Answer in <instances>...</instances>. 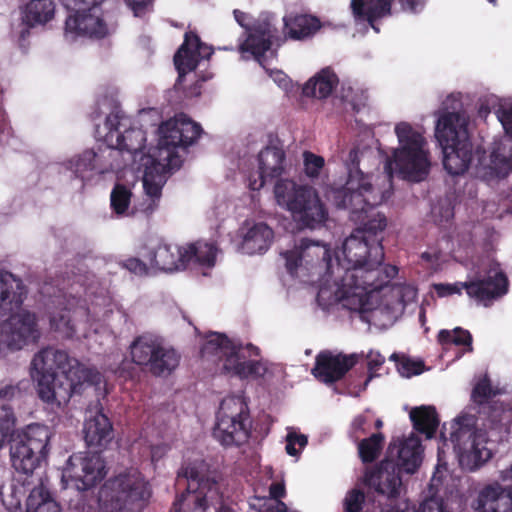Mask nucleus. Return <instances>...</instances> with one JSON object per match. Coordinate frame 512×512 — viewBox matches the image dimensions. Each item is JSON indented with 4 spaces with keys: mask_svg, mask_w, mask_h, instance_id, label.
Here are the masks:
<instances>
[{
    "mask_svg": "<svg viewBox=\"0 0 512 512\" xmlns=\"http://www.w3.org/2000/svg\"><path fill=\"white\" fill-rule=\"evenodd\" d=\"M234 18L236 22L243 28H248V25L246 23L247 20V14L241 10L235 9L233 11Z\"/></svg>",
    "mask_w": 512,
    "mask_h": 512,
    "instance_id": "0e129e2a",
    "label": "nucleus"
},
{
    "mask_svg": "<svg viewBox=\"0 0 512 512\" xmlns=\"http://www.w3.org/2000/svg\"><path fill=\"white\" fill-rule=\"evenodd\" d=\"M269 495L272 499L281 501L286 495V488L284 482H273L269 487Z\"/></svg>",
    "mask_w": 512,
    "mask_h": 512,
    "instance_id": "bf43d9fd",
    "label": "nucleus"
},
{
    "mask_svg": "<svg viewBox=\"0 0 512 512\" xmlns=\"http://www.w3.org/2000/svg\"><path fill=\"white\" fill-rule=\"evenodd\" d=\"M143 187L147 198L141 203L140 210L148 217L159 207L160 198L162 196V185L151 181L146 174L143 179Z\"/></svg>",
    "mask_w": 512,
    "mask_h": 512,
    "instance_id": "c03bdc74",
    "label": "nucleus"
},
{
    "mask_svg": "<svg viewBox=\"0 0 512 512\" xmlns=\"http://www.w3.org/2000/svg\"><path fill=\"white\" fill-rule=\"evenodd\" d=\"M162 133L158 143V155L163 156V160L166 163L164 167L174 168L177 166L176 162L179 161L178 156L175 154L174 149L183 146L182 136L180 133V122L179 118L170 120L163 123L160 127Z\"/></svg>",
    "mask_w": 512,
    "mask_h": 512,
    "instance_id": "7c9ffc66",
    "label": "nucleus"
},
{
    "mask_svg": "<svg viewBox=\"0 0 512 512\" xmlns=\"http://www.w3.org/2000/svg\"><path fill=\"white\" fill-rule=\"evenodd\" d=\"M186 264L195 261L201 265L213 266L216 247L213 243L197 241L184 248Z\"/></svg>",
    "mask_w": 512,
    "mask_h": 512,
    "instance_id": "58836bf2",
    "label": "nucleus"
},
{
    "mask_svg": "<svg viewBox=\"0 0 512 512\" xmlns=\"http://www.w3.org/2000/svg\"><path fill=\"white\" fill-rule=\"evenodd\" d=\"M123 267L137 275H146L148 268L145 262L139 258H128L123 262Z\"/></svg>",
    "mask_w": 512,
    "mask_h": 512,
    "instance_id": "4d7b16f0",
    "label": "nucleus"
},
{
    "mask_svg": "<svg viewBox=\"0 0 512 512\" xmlns=\"http://www.w3.org/2000/svg\"><path fill=\"white\" fill-rule=\"evenodd\" d=\"M338 83L339 79L335 72L327 67L305 83L302 94L306 97L325 99L332 94Z\"/></svg>",
    "mask_w": 512,
    "mask_h": 512,
    "instance_id": "f704fd0d",
    "label": "nucleus"
},
{
    "mask_svg": "<svg viewBox=\"0 0 512 512\" xmlns=\"http://www.w3.org/2000/svg\"><path fill=\"white\" fill-rule=\"evenodd\" d=\"M432 216L438 225L449 223L454 218V207L450 202H440L432 208Z\"/></svg>",
    "mask_w": 512,
    "mask_h": 512,
    "instance_id": "864d4df0",
    "label": "nucleus"
},
{
    "mask_svg": "<svg viewBox=\"0 0 512 512\" xmlns=\"http://www.w3.org/2000/svg\"><path fill=\"white\" fill-rule=\"evenodd\" d=\"M65 21L66 34L103 38L107 34V26L103 19L92 11H73Z\"/></svg>",
    "mask_w": 512,
    "mask_h": 512,
    "instance_id": "cd10ccee",
    "label": "nucleus"
},
{
    "mask_svg": "<svg viewBox=\"0 0 512 512\" xmlns=\"http://www.w3.org/2000/svg\"><path fill=\"white\" fill-rule=\"evenodd\" d=\"M303 160L306 175L310 178L318 177L325 164L324 158L310 151H305Z\"/></svg>",
    "mask_w": 512,
    "mask_h": 512,
    "instance_id": "8fccbe9b",
    "label": "nucleus"
},
{
    "mask_svg": "<svg viewBox=\"0 0 512 512\" xmlns=\"http://www.w3.org/2000/svg\"><path fill=\"white\" fill-rule=\"evenodd\" d=\"M274 195L278 205L291 212L293 219L302 227L315 228L328 217L324 204L311 186L279 179L274 186Z\"/></svg>",
    "mask_w": 512,
    "mask_h": 512,
    "instance_id": "423d86ee",
    "label": "nucleus"
},
{
    "mask_svg": "<svg viewBox=\"0 0 512 512\" xmlns=\"http://www.w3.org/2000/svg\"><path fill=\"white\" fill-rule=\"evenodd\" d=\"M178 477L187 480V488L173 502V512H208L211 506L220 503V485L214 476L187 464L180 468Z\"/></svg>",
    "mask_w": 512,
    "mask_h": 512,
    "instance_id": "9d476101",
    "label": "nucleus"
},
{
    "mask_svg": "<svg viewBox=\"0 0 512 512\" xmlns=\"http://www.w3.org/2000/svg\"><path fill=\"white\" fill-rule=\"evenodd\" d=\"M96 161V152L92 149H87L69 161V168L76 178H79L84 182L91 179L93 176V172L97 167Z\"/></svg>",
    "mask_w": 512,
    "mask_h": 512,
    "instance_id": "ea45409f",
    "label": "nucleus"
},
{
    "mask_svg": "<svg viewBox=\"0 0 512 512\" xmlns=\"http://www.w3.org/2000/svg\"><path fill=\"white\" fill-rule=\"evenodd\" d=\"M359 151L351 149L346 162L348 177L344 185L331 186L327 199L338 209L349 210V219L358 225L354 231L368 239H379L382 244L387 218L375 210L390 197V191H381L370 182L369 174L359 168Z\"/></svg>",
    "mask_w": 512,
    "mask_h": 512,
    "instance_id": "f257e3e1",
    "label": "nucleus"
},
{
    "mask_svg": "<svg viewBox=\"0 0 512 512\" xmlns=\"http://www.w3.org/2000/svg\"><path fill=\"white\" fill-rule=\"evenodd\" d=\"M500 477L503 481H512V464L507 469L501 471Z\"/></svg>",
    "mask_w": 512,
    "mask_h": 512,
    "instance_id": "774afa93",
    "label": "nucleus"
},
{
    "mask_svg": "<svg viewBox=\"0 0 512 512\" xmlns=\"http://www.w3.org/2000/svg\"><path fill=\"white\" fill-rule=\"evenodd\" d=\"M180 122V133L183 134V146L182 148H187L188 146L194 144L197 139L200 137L202 133V127L200 124L192 121L191 119L186 118L185 116L179 117Z\"/></svg>",
    "mask_w": 512,
    "mask_h": 512,
    "instance_id": "09e8293b",
    "label": "nucleus"
},
{
    "mask_svg": "<svg viewBox=\"0 0 512 512\" xmlns=\"http://www.w3.org/2000/svg\"><path fill=\"white\" fill-rule=\"evenodd\" d=\"M365 498L364 492L360 489L348 491L344 499L345 512H361Z\"/></svg>",
    "mask_w": 512,
    "mask_h": 512,
    "instance_id": "3c124183",
    "label": "nucleus"
},
{
    "mask_svg": "<svg viewBox=\"0 0 512 512\" xmlns=\"http://www.w3.org/2000/svg\"><path fill=\"white\" fill-rule=\"evenodd\" d=\"M50 429L46 425L34 423L18 432L10 440L12 467L24 475H31L46 459L49 452Z\"/></svg>",
    "mask_w": 512,
    "mask_h": 512,
    "instance_id": "9b49d317",
    "label": "nucleus"
},
{
    "mask_svg": "<svg viewBox=\"0 0 512 512\" xmlns=\"http://www.w3.org/2000/svg\"><path fill=\"white\" fill-rule=\"evenodd\" d=\"M435 137L442 148L443 166L453 176L464 174L474 156L479 163L485 157V151L473 149L469 137L468 121L459 112L443 113L436 124Z\"/></svg>",
    "mask_w": 512,
    "mask_h": 512,
    "instance_id": "39448f33",
    "label": "nucleus"
},
{
    "mask_svg": "<svg viewBox=\"0 0 512 512\" xmlns=\"http://www.w3.org/2000/svg\"><path fill=\"white\" fill-rule=\"evenodd\" d=\"M384 248L379 239H368L353 231L345 239L342 249L336 255L335 277L345 274L346 269H354L362 264H381L384 261Z\"/></svg>",
    "mask_w": 512,
    "mask_h": 512,
    "instance_id": "dca6fc26",
    "label": "nucleus"
},
{
    "mask_svg": "<svg viewBox=\"0 0 512 512\" xmlns=\"http://www.w3.org/2000/svg\"><path fill=\"white\" fill-rule=\"evenodd\" d=\"M295 446H296V444L293 442V440L290 438V436L287 435L285 450L288 455L297 456L299 454V450L296 449Z\"/></svg>",
    "mask_w": 512,
    "mask_h": 512,
    "instance_id": "69168bd1",
    "label": "nucleus"
},
{
    "mask_svg": "<svg viewBox=\"0 0 512 512\" xmlns=\"http://www.w3.org/2000/svg\"><path fill=\"white\" fill-rule=\"evenodd\" d=\"M390 359L395 361L398 372L401 376L410 378L415 375L421 374L425 369V364L422 360H413L407 356H400L393 353Z\"/></svg>",
    "mask_w": 512,
    "mask_h": 512,
    "instance_id": "a18cd8bd",
    "label": "nucleus"
},
{
    "mask_svg": "<svg viewBox=\"0 0 512 512\" xmlns=\"http://www.w3.org/2000/svg\"><path fill=\"white\" fill-rule=\"evenodd\" d=\"M1 336L11 351H18L30 343H36L40 338L36 315L29 311L11 314L1 324Z\"/></svg>",
    "mask_w": 512,
    "mask_h": 512,
    "instance_id": "412c9836",
    "label": "nucleus"
},
{
    "mask_svg": "<svg viewBox=\"0 0 512 512\" xmlns=\"http://www.w3.org/2000/svg\"><path fill=\"white\" fill-rule=\"evenodd\" d=\"M248 357V352H245L237 377L240 379L263 377L267 372L266 365L260 359H248Z\"/></svg>",
    "mask_w": 512,
    "mask_h": 512,
    "instance_id": "de8ad7c7",
    "label": "nucleus"
},
{
    "mask_svg": "<svg viewBox=\"0 0 512 512\" xmlns=\"http://www.w3.org/2000/svg\"><path fill=\"white\" fill-rule=\"evenodd\" d=\"M381 269V277L384 283V286L389 283V281L394 278L398 274V268L393 265H385L380 266Z\"/></svg>",
    "mask_w": 512,
    "mask_h": 512,
    "instance_id": "052dcab7",
    "label": "nucleus"
},
{
    "mask_svg": "<svg viewBox=\"0 0 512 512\" xmlns=\"http://www.w3.org/2000/svg\"><path fill=\"white\" fill-rule=\"evenodd\" d=\"M69 11H93L104 0H61Z\"/></svg>",
    "mask_w": 512,
    "mask_h": 512,
    "instance_id": "6e6d98bb",
    "label": "nucleus"
},
{
    "mask_svg": "<svg viewBox=\"0 0 512 512\" xmlns=\"http://www.w3.org/2000/svg\"><path fill=\"white\" fill-rule=\"evenodd\" d=\"M508 285L506 274L503 271H498L493 276H487L476 281L434 284V289L439 297H447L453 294L460 295L462 289H465L469 297L484 302L505 295L508 291Z\"/></svg>",
    "mask_w": 512,
    "mask_h": 512,
    "instance_id": "a211bd4d",
    "label": "nucleus"
},
{
    "mask_svg": "<svg viewBox=\"0 0 512 512\" xmlns=\"http://www.w3.org/2000/svg\"><path fill=\"white\" fill-rule=\"evenodd\" d=\"M367 359H368V362H367V368H368V376L364 382V387L363 389L366 388V386L368 385V383L374 378L377 376L376 372L380 369V367L384 364L385 362V358L384 356H382L379 352H370L368 355H367Z\"/></svg>",
    "mask_w": 512,
    "mask_h": 512,
    "instance_id": "5fc2aeb1",
    "label": "nucleus"
},
{
    "mask_svg": "<svg viewBox=\"0 0 512 512\" xmlns=\"http://www.w3.org/2000/svg\"><path fill=\"white\" fill-rule=\"evenodd\" d=\"M476 512H512V485H488L472 504Z\"/></svg>",
    "mask_w": 512,
    "mask_h": 512,
    "instance_id": "a878e982",
    "label": "nucleus"
},
{
    "mask_svg": "<svg viewBox=\"0 0 512 512\" xmlns=\"http://www.w3.org/2000/svg\"><path fill=\"white\" fill-rule=\"evenodd\" d=\"M281 255L285 259V267L291 276H295L298 268L305 262L307 265L325 268L326 281L334 283L335 265L332 264L330 249L325 244L305 238L294 249L287 250Z\"/></svg>",
    "mask_w": 512,
    "mask_h": 512,
    "instance_id": "f3484780",
    "label": "nucleus"
},
{
    "mask_svg": "<svg viewBox=\"0 0 512 512\" xmlns=\"http://www.w3.org/2000/svg\"><path fill=\"white\" fill-rule=\"evenodd\" d=\"M134 364L158 378H167L179 367L181 353L153 332L136 336L129 347Z\"/></svg>",
    "mask_w": 512,
    "mask_h": 512,
    "instance_id": "0eeeda50",
    "label": "nucleus"
},
{
    "mask_svg": "<svg viewBox=\"0 0 512 512\" xmlns=\"http://www.w3.org/2000/svg\"><path fill=\"white\" fill-rule=\"evenodd\" d=\"M358 362L356 354H334L324 350L317 354L312 375L325 384H333L341 380Z\"/></svg>",
    "mask_w": 512,
    "mask_h": 512,
    "instance_id": "5701e85b",
    "label": "nucleus"
},
{
    "mask_svg": "<svg viewBox=\"0 0 512 512\" xmlns=\"http://www.w3.org/2000/svg\"><path fill=\"white\" fill-rule=\"evenodd\" d=\"M212 54V48L203 43L197 33L193 31L186 32L184 41L173 58L175 68L178 72L175 89L182 91L186 97L199 96L201 94L202 83L211 79L213 75L211 73L205 74L189 87L184 86L185 77L188 73L197 68L201 59H209Z\"/></svg>",
    "mask_w": 512,
    "mask_h": 512,
    "instance_id": "ddd939ff",
    "label": "nucleus"
},
{
    "mask_svg": "<svg viewBox=\"0 0 512 512\" xmlns=\"http://www.w3.org/2000/svg\"><path fill=\"white\" fill-rule=\"evenodd\" d=\"M245 352H248L249 357L260 356V349L257 346L253 344H247L245 347L235 346L225 334L220 333H213L201 349L204 357L216 356L222 362L223 373L236 377L245 358Z\"/></svg>",
    "mask_w": 512,
    "mask_h": 512,
    "instance_id": "6ab92c4d",
    "label": "nucleus"
},
{
    "mask_svg": "<svg viewBox=\"0 0 512 512\" xmlns=\"http://www.w3.org/2000/svg\"><path fill=\"white\" fill-rule=\"evenodd\" d=\"M55 4L52 0H31L24 8L22 21L26 25L20 32V41H24L30 34L29 28L44 25L53 19Z\"/></svg>",
    "mask_w": 512,
    "mask_h": 512,
    "instance_id": "473e14b6",
    "label": "nucleus"
},
{
    "mask_svg": "<svg viewBox=\"0 0 512 512\" xmlns=\"http://www.w3.org/2000/svg\"><path fill=\"white\" fill-rule=\"evenodd\" d=\"M384 439L382 433H374L359 442L358 453L363 463H372L379 457L384 445Z\"/></svg>",
    "mask_w": 512,
    "mask_h": 512,
    "instance_id": "37998d69",
    "label": "nucleus"
},
{
    "mask_svg": "<svg viewBox=\"0 0 512 512\" xmlns=\"http://www.w3.org/2000/svg\"><path fill=\"white\" fill-rule=\"evenodd\" d=\"M127 6L133 11L136 17L143 16L153 0H125Z\"/></svg>",
    "mask_w": 512,
    "mask_h": 512,
    "instance_id": "13d9d810",
    "label": "nucleus"
},
{
    "mask_svg": "<svg viewBox=\"0 0 512 512\" xmlns=\"http://www.w3.org/2000/svg\"><path fill=\"white\" fill-rule=\"evenodd\" d=\"M213 428V437L224 447H239L251 433L248 404L243 397L229 396L221 401Z\"/></svg>",
    "mask_w": 512,
    "mask_h": 512,
    "instance_id": "f8f14e48",
    "label": "nucleus"
},
{
    "mask_svg": "<svg viewBox=\"0 0 512 512\" xmlns=\"http://www.w3.org/2000/svg\"><path fill=\"white\" fill-rule=\"evenodd\" d=\"M450 441L461 467L467 470L478 469L492 457V451L487 447L488 435L485 430L458 424L451 433Z\"/></svg>",
    "mask_w": 512,
    "mask_h": 512,
    "instance_id": "2eb2a0df",
    "label": "nucleus"
},
{
    "mask_svg": "<svg viewBox=\"0 0 512 512\" xmlns=\"http://www.w3.org/2000/svg\"><path fill=\"white\" fill-rule=\"evenodd\" d=\"M377 501L379 505L387 507H383L381 509L382 512H446L443 500L438 497L425 499L418 509H416L415 506H411L408 501L397 503L398 499L393 502L385 500V503H382L380 499Z\"/></svg>",
    "mask_w": 512,
    "mask_h": 512,
    "instance_id": "e433bc0d",
    "label": "nucleus"
},
{
    "mask_svg": "<svg viewBox=\"0 0 512 512\" xmlns=\"http://www.w3.org/2000/svg\"><path fill=\"white\" fill-rule=\"evenodd\" d=\"M381 265L365 263L354 269H346L345 274L335 277V300L349 310L362 309L368 296L384 287Z\"/></svg>",
    "mask_w": 512,
    "mask_h": 512,
    "instance_id": "6e6552de",
    "label": "nucleus"
},
{
    "mask_svg": "<svg viewBox=\"0 0 512 512\" xmlns=\"http://www.w3.org/2000/svg\"><path fill=\"white\" fill-rule=\"evenodd\" d=\"M83 433L86 445L99 452H102L114 437L112 422L101 410L86 418Z\"/></svg>",
    "mask_w": 512,
    "mask_h": 512,
    "instance_id": "393cba45",
    "label": "nucleus"
},
{
    "mask_svg": "<svg viewBox=\"0 0 512 512\" xmlns=\"http://www.w3.org/2000/svg\"><path fill=\"white\" fill-rule=\"evenodd\" d=\"M151 495V486L143 474L137 469H129L108 479L98 498L79 497L70 505L69 512H100V503L108 512L132 510L134 506H145Z\"/></svg>",
    "mask_w": 512,
    "mask_h": 512,
    "instance_id": "7ed1b4c3",
    "label": "nucleus"
},
{
    "mask_svg": "<svg viewBox=\"0 0 512 512\" xmlns=\"http://www.w3.org/2000/svg\"><path fill=\"white\" fill-rule=\"evenodd\" d=\"M283 22L286 36L297 41L312 38L322 27L320 19L311 14L290 13Z\"/></svg>",
    "mask_w": 512,
    "mask_h": 512,
    "instance_id": "2f4dec72",
    "label": "nucleus"
},
{
    "mask_svg": "<svg viewBox=\"0 0 512 512\" xmlns=\"http://www.w3.org/2000/svg\"><path fill=\"white\" fill-rule=\"evenodd\" d=\"M131 196L129 188L123 184H116L110 195L111 209L118 215L124 214L130 205Z\"/></svg>",
    "mask_w": 512,
    "mask_h": 512,
    "instance_id": "49530a36",
    "label": "nucleus"
},
{
    "mask_svg": "<svg viewBox=\"0 0 512 512\" xmlns=\"http://www.w3.org/2000/svg\"><path fill=\"white\" fill-rule=\"evenodd\" d=\"M144 257L149 261L151 267L161 271L172 272L184 268L186 265L184 248L166 242H160Z\"/></svg>",
    "mask_w": 512,
    "mask_h": 512,
    "instance_id": "c85d7f7f",
    "label": "nucleus"
},
{
    "mask_svg": "<svg viewBox=\"0 0 512 512\" xmlns=\"http://www.w3.org/2000/svg\"><path fill=\"white\" fill-rule=\"evenodd\" d=\"M16 423L13 409L8 405L0 407V431L3 437L12 435Z\"/></svg>",
    "mask_w": 512,
    "mask_h": 512,
    "instance_id": "603ef678",
    "label": "nucleus"
},
{
    "mask_svg": "<svg viewBox=\"0 0 512 512\" xmlns=\"http://www.w3.org/2000/svg\"><path fill=\"white\" fill-rule=\"evenodd\" d=\"M26 293L21 279L8 271L0 272V316L19 308Z\"/></svg>",
    "mask_w": 512,
    "mask_h": 512,
    "instance_id": "c756f323",
    "label": "nucleus"
},
{
    "mask_svg": "<svg viewBox=\"0 0 512 512\" xmlns=\"http://www.w3.org/2000/svg\"><path fill=\"white\" fill-rule=\"evenodd\" d=\"M286 154L281 147L266 146L258 154L259 170L250 174L248 187L250 190H260L267 179H275L285 172Z\"/></svg>",
    "mask_w": 512,
    "mask_h": 512,
    "instance_id": "b1692460",
    "label": "nucleus"
},
{
    "mask_svg": "<svg viewBox=\"0 0 512 512\" xmlns=\"http://www.w3.org/2000/svg\"><path fill=\"white\" fill-rule=\"evenodd\" d=\"M276 29L267 21L258 22L249 28L246 39L239 45L241 53H250L261 65L262 59L272 46Z\"/></svg>",
    "mask_w": 512,
    "mask_h": 512,
    "instance_id": "bb28decb",
    "label": "nucleus"
},
{
    "mask_svg": "<svg viewBox=\"0 0 512 512\" xmlns=\"http://www.w3.org/2000/svg\"><path fill=\"white\" fill-rule=\"evenodd\" d=\"M106 473L101 452L93 451L85 456L71 455L63 472V478H68L74 482L79 491H86L100 483L105 478Z\"/></svg>",
    "mask_w": 512,
    "mask_h": 512,
    "instance_id": "aec40b11",
    "label": "nucleus"
},
{
    "mask_svg": "<svg viewBox=\"0 0 512 512\" xmlns=\"http://www.w3.org/2000/svg\"><path fill=\"white\" fill-rule=\"evenodd\" d=\"M288 435L296 445H299L300 449L304 448L308 443L307 436L303 434L289 433Z\"/></svg>",
    "mask_w": 512,
    "mask_h": 512,
    "instance_id": "e2e57ef3",
    "label": "nucleus"
},
{
    "mask_svg": "<svg viewBox=\"0 0 512 512\" xmlns=\"http://www.w3.org/2000/svg\"><path fill=\"white\" fill-rule=\"evenodd\" d=\"M264 512H288V507L283 501H278L275 506L268 507Z\"/></svg>",
    "mask_w": 512,
    "mask_h": 512,
    "instance_id": "338daca9",
    "label": "nucleus"
},
{
    "mask_svg": "<svg viewBox=\"0 0 512 512\" xmlns=\"http://www.w3.org/2000/svg\"><path fill=\"white\" fill-rule=\"evenodd\" d=\"M410 419L416 431L425 434L427 438L434 437L439 426V418L434 407H416L411 410Z\"/></svg>",
    "mask_w": 512,
    "mask_h": 512,
    "instance_id": "c9c22d12",
    "label": "nucleus"
},
{
    "mask_svg": "<svg viewBox=\"0 0 512 512\" xmlns=\"http://www.w3.org/2000/svg\"><path fill=\"white\" fill-rule=\"evenodd\" d=\"M437 340L443 349H448L450 346L455 345L468 346L469 351H472V335L468 330L461 327H456L453 330H440Z\"/></svg>",
    "mask_w": 512,
    "mask_h": 512,
    "instance_id": "a19ab883",
    "label": "nucleus"
},
{
    "mask_svg": "<svg viewBox=\"0 0 512 512\" xmlns=\"http://www.w3.org/2000/svg\"><path fill=\"white\" fill-rule=\"evenodd\" d=\"M399 148L394 152V162L403 178L419 182L429 174L430 161L423 135L414 130L407 122H400L395 127Z\"/></svg>",
    "mask_w": 512,
    "mask_h": 512,
    "instance_id": "1a4fd4ad",
    "label": "nucleus"
},
{
    "mask_svg": "<svg viewBox=\"0 0 512 512\" xmlns=\"http://www.w3.org/2000/svg\"><path fill=\"white\" fill-rule=\"evenodd\" d=\"M423 447L418 436L411 434L397 445L391 442L388 456L366 475L365 482L377 497L395 501L400 496L402 473L413 474L421 465Z\"/></svg>",
    "mask_w": 512,
    "mask_h": 512,
    "instance_id": "20e7f679",
    "label": "nucleus"
},
{
    "mask_svg": "<svg viewBox=\"0 0 512 512\" xmlns=\"http://www.w3.org/2000/svg\"><path fill=\"white\" fill-rule=\"evenodd\" d=\"M493 396L494 393L492 391V387L489 380L479 381L475 385L471 393L472 401L475 404L479 405L482 410H485L486 408H492V422H495L500 417L501 410L489 405Z\"/></svg>",
    "mask_w": 512,
    "mask_h": 512,
    "instance_id": "79ce46f5",
    "label": "nucleus"
},
{
    "mask_svg": "<svg viewBox=\"0 0 512 512\" xmlns=\"http://www.w3.org/2000/svg\"><path fill=\"white\" fill-rule=\"evenodd\" d=\"M394 0H351V10L357 21H365L375 31L379 32L376 21L391 15ZM404 11L419 12L425 5V0H399Z\"/></svg>",
    "mask_w": 512,
    "mask_h": 512,
    "instance_id": "4be33fe9",
    "label": "nucleus"
},
{
    "mask_svg": "<svg viewBox=\"0 0 512 512\" xmlns=\"http://www.w3.org/2000/svg\"><path fill=\"white\" fill-rule=\"evenodd\" d=\"M105 128L107 132L104 135V141L109 148L117 149L121 153H128L133 159L145 148V131L134 126L132 118L119 107H115L107 115Z\"/></svg>",
    "mask_w": 512,
    "mask_h": 512,
    "instance_id": "4468645a",
    "label": "nucleus"
},
{
    "mask_svg": "<svg viewBox=\"0 0 512 512\" xmlns=\"http://www.w3.org/2000/svg\"><path fill=\"white\" fill-rule=\"evenodd\" d=\"M26 512H61V509L50 491L41 484L31 490L26 500Z\"/></svg>",
    "mask_w": 512,
    "mask_h": 512,
    "instance_id": "4c0bfd02",
    "label": "nucleus"
},
{
    "mask_svg": "<svg viewBox=\"0 0 512 512\" xmlns=\"http://www.w3.org/2000/svg\"><path fill=\"white\" fill-rule=\"evenodd\" d=\"M274 239L273 230L263 222L254 223L243 235L241 249L248 255L266 252Z\"/></svg>",
    "mask_w": 512,
    "mask_h": 512,
    "instance_id": "72a5a7b5",
    "label": "nucleus"
},
{
    "mask_svg": "<svg viewBox=\"0 0 512 512\" xmlns=\"http://www.w3.org/2000/svg\"><path fill=\"white\" fill-rule=\"evenodd\" d=\"M93 371L76 358L54 347L38 351L31 361V377L37 383V394L51 408H60L78 387L93 382Z\"/></svg>",
    "mask_w": 512,
    "mask_h": 512,
    "instance_id": "f03ea898",
    "label": "nucleus"
},
{
    "mask_svg": "<svg viewBox=\"0 0 512 512\" xmlns=\"http://www.w3.org/2000/svg\"><path fill=\"white\" fill-rule=\"evenodd\" d=\"M18 392V388L12 384H5L0 386V400L9 401L14 398Z\"/></svg>",
    "mask_w": 512,
    "mask_h": 512,
    "instance_id": "680f3d73",
    "label": "nucleus"
}]
</instances>
